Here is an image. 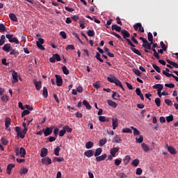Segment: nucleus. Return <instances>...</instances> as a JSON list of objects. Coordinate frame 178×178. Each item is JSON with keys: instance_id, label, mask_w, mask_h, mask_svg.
I'll return each instance as SVG.
<instances>
[{"instance_id": "obj_1", "label": "nucleus", "mask_w": 178, "mask_h": 178, "mask_svg": "<svg viewBox=\"0 0 178 178\" xmlns=\"http://www.w3.org/2000/svg\"><path fill=\"white\" fill-rule=\"evenodd\" d=\"M107 80L110 83H113L114 84H115V86H117L118 87H120V88L122 89L123 91H125L124 88L123 87V84H122V81L118 79L116 76H113V77L108 76Z\"/></svg>"}, {"instance_id": "obj_2", "label": "nucleus", "mask_w": 178, "mask_h": 178, "mask_svg": "<svg viewBox=\"0 0 178 178\" xmlns=\"http://www.w3.org/2000/svg\"><path fill=\"white\" fill-rule=\"evenodd\" d=\"M121 34L124 38V40H125L127 41V42H128L129 45H130L131 47H136V45H134V44H133V42H131V40H130V33H129V31H127L126 29H122L121 31Z\"/></svg>"}, {"instance_id": "obj_3", "label": "nucleus", "mask_w": 178, "mask_h": 178, "mask_svg": "<svg viewBox=\"0 0 178 178\" xmlns=\"http://www.w3.org/2000/svg\"><path fill=\"white\" fill-rule=\"evenodd\" d=\"M15 155H17V156L21 155V158H24V156H26V149L21 147L20 149H19V147H16Z\"/></svg>"}, {"instance_id": "obj_4", "label": "nucleus", "mask_w": 178, "mask_h": 178, "mask_svg": "<svg viewBox=\"0 0 178 178\" xmlns=\"http://www.w3.org/2000/svg\"><path fill=\"white\" fill-rule=\"evenodd\" d=\"M6 37L9 40V42H15V44H16L17 45H19V40H17V38H13V35L6 34Z\"/></svg>"}, {"instance_id": "obj_5", "label": "nucleus", "mask_w": 178, "mask_h": 178, "mask_svg": "<svg viewBox=\"0 0 178 178\" xmlns=\"http://www.w3.org/2000/svg\"><path fill=\"white\" fill-rule=\"evenodd\" d=\"M54 129V127H46L45 129H42V131L44 134V137H48V136H51L52 134V130Z\"/></svg>"}, {"instance_id": "obj_6", "label": "nucleus", "mask_w": 178, "mask_h": 178, "mask_svg": "<svg viewBox=\"0 0 178 178\" xmlns=\"http://www.w3.org/2000/svg\"><path fill=\"white\" fill-rule=\"evenodd\" d=\"M56 83L58 87H61L62 84H63V79L60 75L56 74Z\"/></svg>"}, {"instance_id": "obj_7", "label": "nucleus", "mask_w": 178, "mask_h": 178, "mask_svg": "<svg viewBox=\"0 0 178 178\" xmlns=\"http://www.w3.org/2000/svg\"><path fill=\"white\" fill-rule=\"evenodd\" d=\"M41 162L42 165L48 166V165H51L52 163V160L49 157H45L41 159Z\"/></svg>"}, {"instance_id": "obj_8", "label": "nucleus", "mask_w": 178, "mask_h": 178, "mask_svg": "<svg viewBox=\"0 0 178 178\" xmlns=\"http://www.w3.org/2000/svg\"><path fill=\"white\" fill-rule=\"evenodd\" d=\"M134 29L136 31H137V30H138L139 29V31H140V33H144V27H143V25L141 24V23H137L134 26Z\"/></svg>"}, {"instance_id": "obj_9", "label": "nucleus", "mask_w": 178, "mask_h": 178, "mask_svg": "<svg viewBox=\"0 0 178 178\" xmlns=\"http://www.w3.org/2000/svg\"><path fill=\"white\" fill-rule=\"evenodd\" d=\"M13 48V47H10V44L7 43L3 45V47H2V49L3 51H5V52L8 53V52H10Z\"/></svg>"}, {"instance_id": "obj_10", "label": "nucleus", "mask_w": 178, "mask_h": 178, "mask_svg": "<svg viewBox=\"0 0 178 178\" xmlns=\"http://www.w3.org/2000/svg\"><path fill=\"white\" fill-rule=\"evenodd\" d=\"M112 122L113 130H116V127L119 126V122L118 121V118H112Z\"/></svg>"}, {"instance_id": "obj_11", "label": "nucleus", "mask_w": 178, "mask_h": 178, "mask_svg": "<svg viewBox=\"0 0 178 178\" xmlns=\"http://www.w3.org/2000/svg\"><path fill=\"white\" fill-rule=\"evenodd\" d=\"M118 152H119V147H113L111 149L110 154L112 155V156H113V158H115Z\"/></svg>"}, {"instance_id": "obj_12", "label": "nucleus", "mask_w": 178, "mask_h": 178, "mask_svg": "<svg viewBox=\"0 0 178 178\" xmlns=\"http://www.w3.org/2000/svg\"><path fill=\"white\" fill-rule=\"evenodd\" d=\"M111 29L113 31L115 30V31H117L118 33H122V27H120L116 24H113L111 26Z\"/></svg>"}, {"instance_id": "obj_13", "label": "nucleus", "mask_w": 178, "mask_h": 178, "mask_svg": "<svg viewBox=\"0 0 178 178\" xmlns=\"http://www.w3.org/2000/svg\"><path fill=\"white\" fill-rule=\"evenodd\" d=\"M136 95L140 97L142 101H144V95H143V92H141V90L140 89V88H137L136 89Z\"/></svg>"}, {"instance_id": "obj_14", "label": "nucleus", "mask_w": 178, "mask_h": 178, "mask_svg": "<svg viewBox=\"0 0 178 178\" xmlns=\"http://www.w3.org/2000/svg\"><path fill=\"white\" fill-rule=\"evenodd\" d=\"M106 156H108L106 154H102V156H96V161L97 162H101V161H105V159H106Z\"/></svg>"}, {"instance_id": "obj_15", "label": "nucleus", "mask_w": 178, "mask_h": 178, "mask_svg": "<svg viewBox=\"0 0 178 178\" xmlns=\"http://www.w3.org/2000/svg\"><path fill=\"white\" fill-rule=\"evenodd\" d=\"M84 155L87 156V158H91V156H94V151H92V149L87 150L84 152Z\"/></svg>"}, {"instance_id": "obj_16", "label": "nucleus", "mask_w": 178, "mask_h": 178, "mask_svg": "<svg viewBox=\"0 0 178 178\" xmlns=\"http://www.w3.org/2000/svg\"><path fill=\"white\" fill-rule=\"evenodd\" d=\"M10 55H13L15 58H17V56L19 55V51H17L16 49H13V47L10 51Z\"/></svg>"}, {"instance_id": "obj_17", "label": "nucleus", "mask_w": 178, "mask_h": 178, "mask_svg": "<svg viewBox=\"0 0 178 178\" xmlns=\"http://www.w3.org/2000/svg\"><path fill=\"white\" fill-rule=\"evenodd\" d=\"M48 155V149L47 148H42L41 149V152H40V156L41 158H45V156Z\"/></svg>"}, {"instance_id": "obj_18", "label": "nucleus", "mask_w": 178, "mask_h": 178, "mask_svg": "<svg viewBox=\"0 0 178 178\" xmlns=\"http://www.w3.org/2000/svg\"><path fill=\"white\" fill-rule=\"evenodd\" d=\"M153 88H154L155 90H157V91H159V92H161V91H162V90H163V85L156 84V85L153 86Z\"/></svg>"}, {"instance_id": "obj_19", "label": "nucleus", "mask_w": 178, "mask_h": 178, "mask_svg": "<svg viewBox=\"0 0 178 178\" xmlns=\"http://www.w3.org/2000/svg\"><path fill=\"white\" fill-rule=\"evenodd\" d=\"M33 84L35 86L37 91H40V90H41V81H37L36 80H34Z\"/></svg>"}, {"instance_id": "obj_20", "label": "nucleus", "mask_w": 178, "mask_h": 178, "mask_svg": "<svg viewBox=\"0 0 178 178\" xmlns=\"http://www.w3.org/2000/svg\"><path fill=\"white\" fill-rule=\"evenodd\" d=\"M168 151L170 152V154H171V155H176V154H177V150L175 149L173 146L168 147Z\"/></svg>"}, {"instance_id": "obj_21", "label": "nucleus", "mask_w": 178, "mask_h": 178, "mask_svg": "<svg viewBox=\"0 0 178 178\" xmlns=\"http://www.w3.org/2000/svg\"><path fill=\"white\" fill-rule=\"evenodd\" d=\"M13 168H15V164L10 163L7 165V175H10L12 169H13Z\"/></svg>"}, {"instance_id": "obj_22", "label": "nucleus", "mask_w": 178, "mask_h": 178, "mask_svg": "<svg viewBox=\"0 0 178 178\" xmlns=\"http://www.w3.org/2000/svg\"><path fill=\"white\" fill-rule=\"evenodd\" d=\"M12 76L13 79V83H17V81H19V79H17V73L16 72V71H13Z\"/></svg>"}, {"instance_id": "obj_23", "label": "nucleus", "mask_w": 178, "mask_h": 178, "mask_svg": "<svg viewBox=\"0 0 178 178\" xmlns=\"http://www.w3.org/2000/svg\"><path fill=\"white\" fill-rule=\"evenodd\" d=\"M141 147L145 152H148V151L150 149L149 146H148V145H147L145 143H143L141 144Z\"/></svg>"}, {"instance_id": "obj_24", "label": "nucleus", "mask_w": 178, "mask_h": 178, "mask_svg": "<svg viewBox=\"0 0 178 178\" xmlns=\"http://www.w3.org/2000/svg\"><path fill=\"white\" fill-rule=\"evenodd\" d=\"M107 103L108 104L109 106H111L112 108H117L118 106V104L111 99H108Z\"/></svg>"}, {"instance_id": "obj_25", "label": "nucleus", "mask_w": 178, "mask_h": 178, "mask_svg": "<svg viewBox=\"0 0 178 178\" xmlns=\"http://www.w3.org/2000/svg\"><path fill=\"white\" fill-rule=\"evenodd\" d=\"M12 120L10 118H6L5 119V126L6 129H9V127L10 126Z\"/></svg>"}, {"instance_id": "obj_26", "label": "nucleus", "mask_w": 178, "mask_h": 178, "mask_svg": "<svg viewBox=\"0 0 178 178\" xmlns=\"http://www.w3.org/2000/svg\"><path fill=\"white\" fill-rule=\"evenodd\" d=\"M166 62L173 67H175V69H178V64L177 63L173 62L170 60H166Z\"/></svg>"}, {"instance_id": "obj_27", "label": "nucleus", "mask_w": 178, "mask_h": 178, "mask_svg": "<svg viewBox=\"0 0 178 178\" xmlns=\"http://www.w3.org/2000/svg\"><path fill=\"white\" fill-rule=\"evenodd\" d=\"M147 38L148 41H149L151 44H154V36L152 35V33L151 32H149L147 33Z\"/></svg>"}, {"instance_id": "obj_28", "label": "nucleus", "mask_w": 178, "mask_h": 178, "mask_svg": "<svg viewBox=\"0 0 178 178\" xmlns=\"http://www.w3.org/2000/svg\"><path fill=\"white\" fill-rule=\"evenodd\" d=\"M101 154H102V148L99 147V148L96 149V151H95V158H96L97 156H99V155H101Z\"/></svg>"}, {"instance_id": "obj_29", "label": "nucleus", "mask_w": 178, "mask_h": 178, "mask_svg": "<svg viewBox=\"0 0 178 178\" xmlns=\"http://www.w3.org/2000/svg\"><path fill=\"white\" fill-rule=\"evenodd\" d=\"M9 17L13 22H17V17H16V15H15L14 13H10Z\"/></svg>"}, {"instance_id": "obj_30", "label": "nucleus", "mask_w": 178, "mask_h": 178, "mask_svg": "<svg viewBox=\"0 0 178 178\" xmlns=\"http://www.w3.org/2000/svg\"><path fill=\"white\" fill-rule=\"evenodd\" d=\"M131 51H132V52H134L136 55H138V56H141V53L140 52V51H138V49H136V47H131Z\"/></svg>"}, {"instance_id": "obj_31", "label": "nucleus", "mask_w": 178, "mask_h": 178, "mask_svg": "<svg viewBox=\"0 0 178 178\" xmlns=\"http://www.w3.org/2000/svg\"><path fill=\"white\" fill-rule=\"evenodd\" d=\"M92 147H94V143H92V141H89L86 143V148L87 149H90Z\"/></svg>"}, {"instance_id": "obj_32", "label": "nucleus", "mask_w": 178, "mask_h": 178, "mask_svg": "<svg viewBox=\"0 0 178 178\" xmlns=\"http://www.w3.org/2000/svg\"><path fill=\"white\" fill-rule=\"evenodd\" d=\"M83 105H84V106H86V109H91V105H90V103H88V102H87V100H83Z\"/></svg>"}, {"instance_id": "obj_33", "label": "nucleus", "mask_w": 178, "mask_h": 178, "mask_svg": "<svg viewBox=\"0 0 178 178\" xmlns=\"http://www.w3.org/2000/svg\"><path fill=\"white\" fill-rule=\"evenodd\" d=\"M27 128H25L22 130V131H21V134H20V138H24L26 134H27Z\"/></svg>"}, {"instance_id": "obj_34", "label": "nucleus", "mask_w": 178, "mask_h": 178, "mask_svg": "<svg viewBox=\"0 0 178 178\" xmlns=\"http://www.w3.org/2000/svg\"><path fill=\"white\" fill-rule=\"evenodd\" d=\"M131 130L134 131V136H140V131H138V129H137V128L134 127H131Z\"/></svg>"}, {"instance_id": "obj_35", "label": "nucleus", "mask_w": 178, "mask_h": 178, "mask_svg": "<svg viewBox=\"0 0 178 178\" xmlns=\"http://www.w3.org/2000/svg\"><path fill=\"white\" fill-rule=\"evenodd\" d=\"M122 141V139L120 138L119 136H116L113 139V143H116L117 144H119Z\"/></svg>"}, {"instance_id": "obj_36", "label": "nucleus", "mask_w": 178, "mask_h": 178, "mask_svg": "<svg viewBox=\"0 0 178 178\" xmlns=\"http://www.w3.org/2000/svg\"><path fill=\"white\" fill-rule=\"evenodd\" d=\"M87 35L88 37H95V32L94 30H88L87 31Z\"/></svg>"}, {"instance_id": "obj_37", "label": "nucleus", "mask_w": 178, "mask_h": 178, "mask_svg": "<svg viewBox=\"0 0 178 178\" xmlns=\"http://www.w3.org/2000/svg\"><path fill=\"white\" fill-rule=\"evenodd\" d=\"M107 142H108V140H106V138L101 139L99 141V146L102 147V146L105 145V144H106Z\"/></svg>"}, {"instance_id": "obj_38", "label": "nucleus", "mask_w": 178, "mask_h": 178, "mask_svg": "<svg viewBox=\"0 0 178 178\" xmlns=\"http://www.w3.org/2000/svg\"><path fill=\"white\" fill-rule=\"evenodd\" d=\"M130 159H131L130 156L127 155L123 160L124 165H127L130 162Z\"/></svg>"}, {"instance_id": "obj_39", "label": "nucleus", "mask_w": 178, "mask_h": 178, "mask_svg": "<svg viewBox=\"0 0 178 178\" xmlns=\"http://www.w3.org/2000/svg\"><path fill=\"white\" fill-rule=\"evenodd\" d=\"M5 40H6L5 35H2L0 38V47H2L5 44Z\"/></svg>"}, {"instance_id": "obj_40", "label": "nucleus", "mask_w": 178, "mask_h": 178, "mask_svg": "<svg viewBox=\"0 0 178 178\" xmlns=\"http://www.w3.org/2000/svg\"><path fill=\"white\" fill-rule=\"evenodd\" d=\"M42 95L44 97V98H48V89L47 87L43 88Z\"/></svg>"}, {"instance_id": "obj_41", "label": "nucleus", "mask_w": 178, "mask_h": 178, "mask_svg": "<svg viewBox=\"0 0 178 178\" xmlns=\"http://www.w3.org/2000/svg\"><path fill=\"white\" fill-rule=\"evenodd\" d=\"M29 172V169H27V168H24L23 167L22 169H21L19 173L20 175H27V173Z\"/></svg>"}, {"instance_id": "obj_42", "label": "nucleus", "mask_w": 178, "mask_h": 178, "mask_svg": "<svg viewBox=\"0 0 178 178\" xmlns=\"http://www.w3.org/2000/svg\"><path fill=\"white\" fill-rule=\"evenodd\" d=\"M95 58L97 60H99V62L104 63V60H102V58H101V54L99 52L96 53Z\"/></svg>"}, {"instance_id": "obj_43", "label": "nucleus", "mask_w": 178, "mask_h": 178, "mask_svg": "<svg viewBox=\"0 0 178 178\" xmlns=\"http://www.w3.org/2000/svg\"><path fill=\"white\" fill-rule=\"evenodd\" d=\"M99 122H109V119L106 118L105 116H99Z\"/></svg>"}, {"instance_id": "obj_44", "label": "nucleus", "mask_w": 178, "mask_h": 178, "mask_svg": "<svg viewBox=\"0 0 178 178\" xmlns=\"http://www.w3.org/2000/svg\"><path fill=\"white\" fill-rule=\"evenodd\" d=\"M151 42L149 43V42H147L145 44H143V47L145 48V49H151Z\"/></svg>"}, {"instance_id": "obj_45", "label": "nucleus", "mask_w": 178, "mask_h": 178, "mask_svg": "<svg viewBox=\"0 0 178 178\" xmlns=\"http://www.w3.org/2000/svg\"><path fill=\"white\" fill-rule=\"evenodd\" d=\"M65 131H67L68 133H72L73 131V129L70 128L69 125H65L63 128Z\"/></svg>"}, {"instance_id": "obj_46", "label": "nucleus", "mask_w": 178, "mask_h": 178, "mask_svg": "<svg viewBox=\"0 0 178 178\" xmlns=\"http://www.w3.org/2000/svg\"><path fill=\"white\" fill-rule=\"evenodd\" d=\"M165 119H166L167 123H170V122H173V120H174L173 115L167 116Z\"/></svg>"}, {"instance_id": "obj_47", "label": "nucleus", "mask_w": 178, "mask_h": 178, "mask_svg": "<svg viewBox=\"0 0 178 178\" xmlns=\"http://www.w3.org/2000/svg\"><path fill=\"white\" fill-rule=\"evenodd\" d=\"M59 152H60V147L57 146L56 149H54V154L56 156H59Z\"/></svg>"}, {"instance_id": "obj_48", "label": "nucleus", "mask_w": 178, "mask_h": 178, "mask_svg": "<svg viewBox=\"0 0 178 178\" xmlns=\"http://www.w3.org/2000/svg\"><path fill=\"white\" fill-rule=\"evenodd\" d=\"M136 143H138L139 144H141L144 141V137L140 135L139 138H136Z\"/></svg>"}, {"instance_id": "obj_49", "label": "nucleus", "mask_w": 178, "mask_h": 178, "mask_svg": "<svg viewBox=\"0 0 178 178\" xmlns=\"http://www.w3.org/2000/svg\"><path fill=\"white\" fill-rule=\"evenodd\" d=\"M64 159L63 157H55L53 159V162H63Z\"/></svg>"}, {"instance_id": "obj_50", "label": "nucleus", "mask_w": 178, "mask_h": 178, "mask_svg": "<svg viewBox=\"0 0 178 178\" xmlns=\"http://www.w3.org/2000/svg\"><path fill=\"white\" fill-rule=\"evenodd\" d=\"M6 31V27L3 24H0V33H5Z\"/></svg>"}, {"instance_id": "obj_51", "label": "nucleus", "mask_w": 178, "mask_h": 178, "mask_svg": "<svg viewBox=\"0 0 178 178\" xmlns=\"http://www.w3.org/2000/svg\"><path fill=\"white\" fill-rule=\"evenodd\" d=\"M62 70L64 74H66V75L69 74V70L67 69V67H66V65H64L62 67Z\"/></svg>"}, {"instance_id": "obj_52", "label": "nucleus", "mask_w": 178, "mask_h": 178, "mask_svg": "<svg viewBox=\"0 0 178 178\" xmlns=\"http://www.w3.org/2000/svg\"><path fill=\"white\" fill-rule=\"evenodd\" d=\"M36 45L41 51H45V47L42 44H40V42H36Z\"/></svg>"}, {"instance_id": "obj_53", "label": "nucleus", "mask_w": 178, "mask_h": 178, "mask_svg": "<svg viewBox=\"0 0 178 178\" xmlns=\"http://www.w3.org/2000/svg\"><path fill=\"white\" fill-rule=\"evenodd\" d=\"M152 67H154V70H156V72H157V73H161V67H159V66L153 64Z\"/></svg>"}, {"instance_id": "obj_54", "label": "nucleus", "mask_w": 178, "mask_h": 178, "mask_svg": "<svg viewBox=\"0 0 178 178\" xmlns=\"http://www.w3.org/2000/svg\"><path fill=\"white\" fill-rule=\"evenodd\" d=\"M160 45L163 49V51H164V52H166V50L168 49V47H166V45H165V43H163V42H160Z\"/></svg>"}, {"instance_id": "obj_55", "label": "nucleus", "mask_w": 178, "mask_h": 178, "mask_svg": "<svg viewBox=\"0 0 178 178\" xmlns=\"http://www.w3.org/2000/svg\"><path fill=\"white\" fill-rule=\"evenodd\" d=\"M65 49L66 51H69V50L74 51V45L69 44L66 47Z\"/></svg>"}, {"instance_id": "obj_56", "label": "nucleus", "mask_w": 178, "mask_h": 178, "mask_svg": "<svg viewBox=\"0 0 178 178\" xmlns=\"http://www.w3.org/2000/svg\"><path fill=\"white\" fill-rule=\"evenodd\" d=\"M163 74H164V76H166V77H175V74H169V72H166V71L165 70L163 71Z\"/></svg>"}, {"instance_id": "obj_57", "label": "nucleus", "mask_w": 178, "mask_h": 178, "mask_svg": "<svg viewBox=\"0 0 178 178\" xmlns=\"http://www.w3.org/2000/svg\"><path fill=\"white\" fill-rule=\"evenodd\" d=\"M53 56H54V59L57 60V62H60V56L58 54H53Z\"/></svg>"}, {"instance_id": "obj_58", "label": "nucleus", "mask_w": 178, "mask_h": 178, "mask_svg": "<svg viewBox=\"0 0 178 178\" xmlns=\"http://www.w3.org/2000/svg\"><path fill=\"white\" fill-rule=\"evenodd\" d=\"M139 164H140V160H138V159H134V160L132 161V165H133L134 166L137 167V165H139Z\"/></svg>"}, {"instance_id": "obj_59", "label": "nucleus", "mask_w": 178, "mask_h": 178, "mask_svg": "<svg viewBox=\"0 0 178 178\" xmlns=\"http://www.w3.org/2000/svg\"><path fill=\"white\" fill-rule=\"evenodd\" d=\"M1 101H3V102H8V101H9V99L8 98V95H3L1 97Z\"/></svg>"}, {"instance_id": "obj_60", "label": "nucleus", "mask_w": 178, "mask_h": 178, "mask_svg": "<svg viewBox=\"0 0 178 178\" xmlns=\"http://www.w3.org/2000/svg\"><path fill=\"white\" fill-rule=\"evenodd\" d=\"M1 143L3 144V145H8V144H9V141H8V140H6V138L4 137L1 138Z\"/></svg>"}, {"instance_id": "obj_61", "label": "nucleus", "mask_w": 178, "mask_h": 178, "mask_svg": "<svg viewBox=\"0 0 178 178\" xmlns=\"http://www.w3.org/2000/svg\"><path fill=\"white\" fill-rule=\"evenodd\" d=\"M111 34H112V35H114V37H116V38L119 40H122V36H120L119 34L116 33L115 32H111Z\"/></svg>"}, {"instance_id": "obj_62", "label": "nucleus", "mask_w": 178, "mask_h": 178, "mask_svg": "<svg viewBox=\"0 0 178 178\" xmlns=\"http://www.w3.org/2000/svg\"><path fill=\"white\" fill-rule=\"evenodd\" d=\"M154 102L156 105V106H161V99L159 98H156L155 100H154Z\"/></svg>"}, {"instance_id": "obj_63", "label": "nucleus", "mask_w": 178, "mask_h": 178, "mask_svg": "<svg viewBox=\"0 0 178 178\" xmlns=\"http://www.w3.org/2000/svg\"><path fill=\"white\" fill-rule=\"evenodd\" d=\"M122 133H129L130 134H131V133L133 132L131 131V129L129 128H125L122 129Z\"/></svg>"}, {"instance_id": "obj_64", "label": "nucleus", "mask_w": 178, "mask_h": 178, "mask_svg": "<svg viewBox=\"0 0 178 178\" xmlns=\"http://www.w3.org/2000/svg\"><path fill=\"white\" fill-rule=\"evenodd\" d=\"M134 73H135V74H136V76H141V72L139 71L137 69H134L133 70Z\"/></svg>"}]
</instances>
